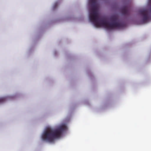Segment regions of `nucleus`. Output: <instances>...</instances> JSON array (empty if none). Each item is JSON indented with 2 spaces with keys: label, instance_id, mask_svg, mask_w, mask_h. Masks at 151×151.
<instances>
[{
  "label": "nucleus",
  "instance_id": "nucleus-1",
  "mask_svg": "<svg viewBox=\"0 0 151 151\" xmlns=\"http://www.w3.org/2000/svg\"><path fill=\"white\" fill-rule=\"evenodd\" d=\"M96 0H95V27H102L107 29H113L115 28H120L124 26L123 23L119 22L118 16L113 15L111 17L110 19L111 22L109 23L105 18H103L97 22L96 20Z\"/></svg>",
  "mask_w": 151,
  "mask_h": 151
},
{
  "label": "nucleus",
  "instance_id": "nucleus-2",
  "mask_svg": "<svg viewBox=\"0 0 151 151\" xmlns=\"http://www.w3.org/2000/svg\"><path fill=\"white\" fill-rule=\"evenodd\" d=\"M67 129L65 125L63 124L55 129H48L43 133L42 139L44 141L53 143L55 139L60 137L62 133Z\"/></svg>",
  "mask_w": 151,
  "mask_h": 151
},
{
  "label": "nucleus",
  "instance_id": "nucleus-3",
  "mask_svg": "<svg viewBox=\"0 0 151 151\" xmlns=\"http://www.w3.org/2000/svg\"><path fill=\"white\" fill-rule=\"evenodd\" d=\"M89 20L94 25V0H89Z\"/></svg>",
  "mask_w": 151,
  "mask_h": 151
},
{
  "label": "nucleus",
  "instance_id": "nucleus-4",
  "mask_svg": "<svg viewBox=\"0 0 151 151\" xmlns=\"http://www.w3.org/2000/svg\"><path fill=\"white\" fill-rule=\"evenodd\" d=\"M139 13L142 17V21L143 23L147 22L150 19V17L148 9L141 10H139Z\"/></svg>",
  "mask_w": 151,
  "mask_h": 151
},
{
  "label": "nucleus",
  "instance_id": "nucleus-5",
  "mask_svg": "<svg viewBox=\"0 0 151 151\" xmlns=\"http://www.w3.org/2000/svg\"><path fill=\"white\" fill-rule=\"evenodd\" d=\"M121 12L123 15H128L129 13V8L126 5L123 6L121 8Z\"/></svg>",
  "mask_w": 151,
  "mask_h": 151
},
{
  "label": "nucleus",
  "instance_id": "nucleus-6",
  "mask_svg": "<svg viewBox=\"0 0 151 151\" xmlns=\"http://www.w3.org/2000/svg\"><path fill=\"white\" fill-rule=\"evenodd\" d=\"M6 99V98L5 97L0 98V104L4 102Z\"/></svg>",
  "mask_w": 151,
  "mask_h": 151
},
{
  "label": "nucleus",
  "instance_id": "nucleus-7",
  "mask_svg": "<svg viewBox=\"0 0 151 151\" xmlns=\"http://www.w3.org/2000/svg\"><path fill=\"white\" fill-rule=\"evenodd\" d=\"M58 4L59 3L58 2H56L54 4L53 7V10L55 9L56 8L58 5Z\"/></svg>",
  "mask_w": 151,
  "mask_h": 151
}]
</instances>
